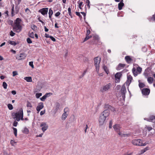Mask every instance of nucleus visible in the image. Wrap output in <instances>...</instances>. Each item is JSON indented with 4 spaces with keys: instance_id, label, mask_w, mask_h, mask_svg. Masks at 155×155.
Listing matches in <instances>:
<instances>
[{
    "instance_id": "f257e3e1",
    "label": "nucleus",
    "mask_w": 155,
    "mask_h": 155,
    "mask_svg": "<svg viewBox=\"0 0 155 155\" xmlns=\"http://www.w3.org/2000/svg\"><path fill=\"white\" fill-rule=\"evenodd\" d=\"M109 116V113L106 110H104L101 113L98 120L100 125H102L104 124Z\"/></svg>"
},
{
    "instance_id": "f03ea898",
    "label": "nucleus",
    "mask_w": 155,
    "mask_h": 155,
    "mask_svg": "<svg viewBox=\"0 0 155 155\" xmlns=\"http://www.w3.org/2000/svg\"><path fill=\"white\" fill-rule=\"evenodd\" d=\"M98 57H95L94 59V65L96 68L97 72H98L99 69V64L101 61V58H100L99 59H98Z\"/></svg>"
},
{
    "instance_id": "7ed1b4c3",
    "label": "nucleus",
    "mask_w": 155,
    "mask_h": 155,
    "mask_svg": "<svg viewBox=\"0 0 155 155\" xmlns=\"http://www.w3.org/2000/svg\"><path fill=\"white\" fill-rule=\"evenodd\" d=\"M104 108L105 109L104 110L107 111L109 113V115L110 114V110L113 112L115 110V109L114 107L107 104H104Z\"/></svg>"
},
{
    "instance_id": "20e7f679",
    "label": "nucleus",
    "mask_w": 155,
    "mask_h": 155,
    "mask_svg": "<svg viewBox=\"0 0 155 155\" xmlns=\"http://www.w3.org/2000/svg\"><path fill=\"white\" fill-rule=\"evenodd\" d=\"M120 92H121L123 100H124L125 98V94L127 92L125 84H124L122 85L120 89Z\"/></svg>"
},
{
    "instance_id": "39448f33",
    "label": "nucleus",
    "mask_w": 155,
    "mask_h": 155,
    "mask_svg": "<svg viewBox=\"0 0 155 155\" xmlns=\"http://www.w3.org/2000/svg\"><path fill=\"white\" fill-rule=\"evenodd\" d=\"M22 29L21 25H15L13 26V29L15 32L19 33L20 32Z\"/></svg>"
},
{
    "instance_id": "423d86ee",
    "label": "nucleus",
    "mask_w": 155,
    "mask_h": 155,
    "mask_svg": "<svg viewBox=\"0 0 155 155\" xmlns=\"http://www.w3.org/2000/svg\"><path fill=\"white\" fill-rule=\"evenodd\" d=\"M132 143L136 145L143 146V143L140 139H135L132 141Z\"/></svg>"
},
{
    "instance_id": "0eeeda50",
    "label": "nucleus",
    "mask_w": 155,
    "mask_h": 155,
    "mask_svg": "<svg viewBox=\"0 0 155 155\" xmlns=\"http://www.w3.org/2000/svg\"><path fill=\"white\" fill-rule=\"evenodd\" d=\"M69 109L68 107H66L64 109V113L62 114L61 116V119L62 120H65L67 116L68 115V114H67V112L69 111Z\"/></svg>"
},
{
    "instance_id": "6e6552de",
    "label": "nucleus",
    "mask_w": 155,
    "mask_h": 155,
    "mask_svg": "<svg viewBox=\"0 0 155 155\" xmlns=\"http://www.w3.org/2000/svg\"><path fill=\"white\" fill-rule=\"evenodd\" d=\"M19 112H17L16 113L13 112L12 114V117L15 116L14 117V118H16V120L18 121L20 120H21L20 117L19 116Z\"/></svg>"
},
{
    "instance_id": "1a4fd4ad",
    "label": "nucleus",
    "mask_w": 155,
    "mask_h": 155,
    "mask_svg": "<svg viewBox=\"0 0 155 155\" xmlns=\"http://www.w3.org/2000/svg\"><path fill=\"white\" fill-rule=\"evenodd\" d=\"M150 90L149 89L147 88H143L142 91V93L144 95H148L150 93Z\"/></svg>"
},
{
    "instance_id": "9d476101",
    "label": "nucleus",
    "mask_w": 155,
    "mask_h": 155,
    "mask_svg": "<svg viewBox=\"0 0 155 155\" xmlns=\"http://www.w3.org/2000/svg\"><path fill=\"white\" fill-rule=\"evenodd\" d=\"M48 8H43L39 10L38 12H40L42 15H45L47 14Z\"/></svg>"
},
{
    "instance_id": "9b49d317",
    "label": "nucleus",
    "mask_w": 155,
    "mask_h": 155,
    "mask_svg": "<svg viewBox=\"0 0 155 155\" xmlns=\"http://www.w3.org/2000/svg\"><path fill=\"white\" fill-rule=\"evenodd\" d=\"M110 84H108L105 86H104L102 88H101L100 90L101 92H103L104 91H105L108 90L110 89Z\"/></svg>"
},
{
    "instance_id": "f8f14e48",
    "label": "nucleus",
    "mask_w": 155,
    "mask_h": 155,
    "mask_svg": "<svg viewBox=\"0 0 155 155\" xmlns=\"http://www.w3.org/2000/svg\"><path fill=\"white\" fill-rule=\"evenodd\" d=\"M26 57V55L25 53H21L19 55H18L16 57V59L19 60L24 59Z\"/></svg>"
},
{
    "instance_id": "ddd939ff",
    "label": "nucleus",
    "mask_w": 155,
    "mask_h": 155,
    "mask_svg": "<svg viewBox=\"0 0 155 155\" xmlns=\"http://www.w3.org/2000/svg\"><path fill=\"white\" fill-rule=\"evenodd\" d=\"M98 37L97 35H95L93 37V39L90 42V43L91 44H95L98 41Z\"/></svg>"
},
{
    "instance_id": "4468645a",
    "label": "nucleus",
    "mask_w": 155,
    "mask_h": 155,
    "mask_svg": "<svg viewBox=\"0 0 155 155\" xmlns=\"http://www.w3.org/2000/svg\"><path fill=\"white\" fill-rule=\"evenodd\" d=\"M113 128L115 130L117 133H118L120 131L121 127L119 124H116L114 125Z\"/></svg>"
},
{
    "instance_id": "2eb2a0df",
    "label": "nucleus",
    "mask_w": 155,
    "mask_h": 155,
    "mask_svg": "<svg viewBox=\"0 0 155 155\" xmlns=\"http://www.w3.org/2000/svg\"><path fill=\"white\" fill-rule=\"evenodd\" d=\"M122 75V74L121 72L117 73L115 75V79L117 82H120V78Z\"/></svg>"
},
{
    "instance_id": "dca6fc26",
    "label": "nucleus",
    "mask_w": 155,
    "mask_h": 155,
    "mask_svg": "<svg viewBox=\"0 0 155 155\" xmlns=\"http://www.w3.org/2000/svg\"><path fill=\"white\" fill-rule=\"evenodd\" d=\"M44 107L43 103V102H41L38 104V106L36 108V110L39 112L41 109Z\"/></svg>"
},
{
    "instance_id": "f3484780",
    "label": "nucleus",
    "mask_w": 155,
    "mask_h": 155,
    "mask_svg": "<svg viewBox=\"0 0 155 155\" xmlns=\"http://www.w3.org/2000/svg\"><path fill=\"white\" fill-rule=\"evenodd\" d=\"M56 106L54 107L53 112L54 114H56L58 110L59 109L60 104L58 103H56L55 104Z\"/></svg>"
},
{
    "instance_id": "a211bd4d",
    "label": "nucleus",
    "mask_w": 155,
    "mask_h": 155,
    "mask_svg": "<svg viewBox=\"0 0 155 155\" xmlns=\"http://www.w3.org/2000/svg\"><path fill=\"white\" fill-rule=\"evenodd\" d=\"M132 77L130 75H127V80L126 81L127 84L128 85H129L131 82V81L132 80Z\"/></svg>"
},
{
    "instance_id": "6ab92c4d",
    "label": "nucleus",
    "mask_w": 155,
    "mask_h": 155,
    "mask_svg": "<svg viewBox=\"0 0 155 155\" xmlns=\"http://www.w3.org/2000/svg\"><path fill=\"white\" fill-rule=\"evenodd\" d=\"M19 112V116L20 117L21 120H24L23 118V110L22 108H21L20 109Z\"/></svg>"
},
{
    "instance_id": "aec40b11",
    "label": "nucleus",
    "mask_w": 155,
    "mask_h": 155,
    "mask_svg": "<svg viewBox=\"0 0 155 155\" xmlns=\"http://www.w3.org/2000/svg\"><path fill=\"white\" fill-rule=\"evenodd\" d=\"M125 59L126 62L128 64L130 63L131 61H132V59L129 56H126L125 58Z\"/></svg>"
},
{
    "instance_id": "412c9836",
    "label": "nucleus",
    "mask_w": 155,
    "mask_h": 155,
    "mask_svg": "<svg viewBox=\"0 0 155 155\" xmlns=\"http://www.w3.org/2000/svg\"><path fill=\"white\" fill-rule=\"evenodd\" d=\"M124 5V3H123V0H121L118 5V8L119 10H121L122 9V7Z\"/></svg>"
},
{
    "instance_id": "4be33fe9",
    "label": "nucleus",
    "mask_w": 155,
    "mask_h": 155,
    "mask_svg": "<svg viewBox=\"0 0 155 155\" xmlns=\"http://www.w3.org/2000/svg\"><path fill=\"white\" fill-rule=\"evenodd\" d=\"M21 18H17L16 19L15 21L14 22V25H21Z\"/></svg>"
},
{
    "instance_id": "5701e85b",
    "label": "nucleus",
    "mask_w": 155,
    "mask_h": 155,
    "mask_svg": "<svg viewBox=\"0 0 155 155\" xmlns=\"http://www.w3.org/2000/svg\"><path fill=\"white\" fill-rule=\"evenodd\" d=\"M147 120L149 121H151L155 123L154 120H155V116H151L147 119Z\"/></svg>"
},
{
    "instance_id": "b1692460",
    "label": "nucleus",
    "mask_w": 155,
    "mask_h": 155,
    "mask_svg": "<svg viewBox=\"0 0 155 155\" xmlns=\"http://www.w3.org/2000/svg\"><path fill=\"white\" fill-rule=\"evenodd\" d=\"M75 120V116L74 115H71L69 120V123H71L73 122Z\"/></svg>"
},
{
    "instance_id": "393cba45",
    "label": "nucleus",
    "mask_w": 155,
    "mask_h": 155,
    "mask_svg": "<svg viewBox=\"0 0 155 155\" xmlns=\"http://www.w3.org/2000/svg\"><path fill=\"white\" fill-rule=\"evenodd\" d=\"M103 68L105 71V72L106 73L108 74L109 73V70L107 68V67L105 65H104L103 66Z\"/></svg>"
},
{
    "instance_id": "a878e982",
    "label": "nucleus",
    "mask_w": 155,
    "mask_h": 155,
    "mask_svg": "<svg viewBox=\"0 0 155 155\" xmlns=\"http://www.w3.org/2000/svg\"><path fill=\"white\" fill-rule=\"evenodd\" d=\"M25 80L28 82H31L32 81V78L31 77H26L24 78Z\"/></svg>"
},
{
    "instance_id": "bb28decb",
    "label": "nucleus",
    "mask_w": 155,
    "mask_h": 155,
    "mask_svg": "<svg viewBox=\"0 0 155 155\" xmlns=\"http://www.w3.org/2000/svg\"><path fill=\"white\" fill-rule=\"evenodd\" d=\"M153 81V78L151 77H149L147 78V81L148 83L150 84H151L152 83Z\"/></svg>"
},
{
    "instance_id": "cd10ccee",
    "label": "nucleus",
    "mask_w": 155,
    "mask_h": 155,
    "mask_svg": "<svg viewBox=\"0 0 155 155\" xmlns=\"http://www.w3.org/2000/svg\"><path fill=\"white\" fill-rule=\"evenodd\" d=\"M132 72L133 73V74H134L135 76H136L137 75V71H136V69L135 68H133L132 70Z\"/></svg>"
},
{
    "instance_id": "c85d7f7f",
    "label": "nucleus",
    "mask_w": 155,
    "mask_h": 155,
    "mask_svg": "<svg viewBox=\"0 0 155 155\" xmlns=\"http://www.w3.org/2000/svg\"><path fill=\"white\" fill-rule=\"evenodd\" d=\"M8 43H9V44H11V45H13L14 46H15L17 44L15 42L11 41H8Z\"/></svg>"
},
{
    "instance_id": "c756f323",
    "label": "nucleus",
    "mask_w": 155,
    "mask_h": 155,
    "mask_svg": "<svg viewBox=\"0 0 155 155\" xmlns=\"http://www.w3.org/2000/svg\"><path fill=\"white\" fill-rule=\"evenodd\" d=\"M22 132L23 133L27 134L29 132V130L26 127H25L24 128V130L22 131Z\"/></svg>"
},
{
    "instance_id": "7c9ffc66",
    "label": "nucleus",
    "mask_w": 155,
    "mask_h": 155,
    "mask_svg": "<svg viewBox=\"0 0 155 155\" xmlns=\"http://www.w3.org/2000/svg\"><path fill=\"white\" fill-rule=\"evenodd\" d=\"M28 36L30 38H34V33L33 32H31V33H30V32H29L28 34Z\"/></svg>"
},
{
    "instance_id": "2f4dec72",
    "label": "nucleus",
    "mask_w": 155,
    "mask_h": 155,
    "mask_svg": "<svg viewBox=\"0 0 155 155\" xmlns=\"http://www.w3.org/2000/svg\"><path fill=\"white\" fill-rule=\"evenodd\" d=\"M91 37L92 36L91 35L89 36V35H86V37L85 38L83 42H85L87 40L91 38Z\"/></svg>"
},
{
    "instance_id": "473e14b6",
    "label": "nucleus",
    "mask_w": 155,
    "mask_h": 155,
    "mask_svg": "<svg viewBox=\"0 0 155 155\" xmlns=\"http://www.w3.org/2000/svg\"><path fill=\"white\" fill-rule=\"evenodd\" d=\"M139 86L140 88H142L144 87L145 85V84L143 83L139 82Z\"/></svg>"
},
{
    "instance_id": "72a5a7b5",
    "label": "nucleus",
    "mask_w": 155,
    "mask_h": 155,
    "mask_svg": "<svg viewBox=\"0 0 155 155\" xmlns=\"http://www.w3.org/2000/svg\"><path fill=\"white\" fill-rule=\"evenodd\" d=\"M13 129L14 130V134L15 137L17 136V129L16 128L13 127Z\"/></svg>"
},
{
    "instance_id": "f704fd0d",
    "label": "nucleus",
    "mask_w": 155,
    "mask_h": 155,
    "mask_svg": "<svg viewBox=\"0 0 155 155\" xmlns=\"http://www.w3.org/2000/svg\"><path fill=\"white\" fill-rule=\"evenodd\" d=\"M48 125L42 127V130L44 132L46 130H47V129L48 128Z\"/></svg>"
},
{
    "instance_id": "c9c22d12",
    "label": "nucleus",
    "mask_w": 155,
    "mask_h": 155,
    "mask_svg": "<svg viewBox=\"0 0 155 155\" xmlns=\"http://www.w3.org/2000/svg\"><path fill=\"white\" fill-rule=\"evenodd\" d=\"M8 107L9 110H12L13 109V107L12 105L11 104H8L7 105Z\"/></svg>"
},
{
    "instance_id": "e433bc0d",
    "label": "nucleus",
    "mask_w": 155,
    "mask_h": 155,
    "mask_svg": "<svg viewBox=\"0 0 155 155\" xmlns=\"http://www.w3.org/2000/svg\"><path fill=\"white\" fill-rule=\"evenodd\" d=\"M77 16H78L79 18H80L81 19L82 18V16L80 15V13L79 12H75Z\"/></svg>"
},
{
    "instance_id": "4c0bfd02",
    "label": "nucleus",
    "mask_w": 155,
    "mask_h": 155,
    "mask_svg": "<svg viewBox=\"0 0 155 155\" xmlns=\"http://www.w3.org/2000/svg\"><path fill=\"white\" fill-rule=\"evenodd\" d=\"M86 3L87 4V6L88 7V9L90 8V2L89 0H86Z\"/></svg>"
},
{
    "instance_id": "58836bf2",
    "label": "nucleus",
    "mask_w": 155,
    "mask_h": 155,
    "mask_svg": "<svg viewBox=\"0 0 155 155\" xmlns=\"http://www.w3.org/2000/svg\"><path fill=\"white\" fill-rule=\"evenodd\" d=\"M27 107H32V106L30 102L28 101H27Z\"/></svg>"
},
{
    "instance_id": "ea45409f",
    "label": "nucleus",
    "mask_w": 155,
    "mask_h": 155,
    "mask_svg": "<svg viewBox=\"0 0 155 155\" xmlns=\"http://www.w3.org/2000/svg\"><path fill=\"white\" fill-rule=\"evenodd\" d=\"M46 98V95H44L42 97L40 98V100L43 101H44Z\"/></svg>"
},
{
    "instance_id": "a19ab883",
    "label": "nucleus",
    "mask_w": 155,
    "mask_h": 155,
    "mask_svg": "<svg viewBox=\"0 0 155 155\" xmlns=\"http://www.w3.org/2000/svg\"><path fill=\"white\" fill-rule=\"evenodd\" d=\"M68 12L70 16L71 17V18H72V16L71 15V8L70 7H69L68 8Z\"/></svg>"
},
{
    "instance_id": "79ce46f5",
    "label": "nucleus",
    "mask_w": 155,
    "mask_h": 155,
    "mask_svg": "<svg viewBox=\"0 0 155 155\" xmlns=\"http://www.w3.org/2000/svg\"><path fill=\"white\" fill-rule=\"evenodd\" d=\"M31 28H32V30L34 31H35V30L37 29V26L34 25H31Z\"/></svg>"
},
{
    "instance_id": "37998d69",
    "label": "nucleus",
    "mask_w": 155,
    "mask_h": 155,
    "mask_svg": "<svg viewBox=\"0 0 155 155\" xmlns=\"http://www.w3.org/2000/svg\"><path fill=\"white\" fill-rule=\"evenodd\" d=\"M2 85H3V87L4 89L7 88V84L5 82H4L3 83Z\"/></svg>"
},
{
    "instance_id": "c03bdc74",
    "label": "nucleus",
    "mask_w": 155,
    "mask_h": 155,
    "mask_svg": "<svg viewBox=\"0 0 155 155\" xmlns=\"http://www.w3.org/2000/svg\"><path fill=\"white\" fill-rule=\"evenodd\" d=\"M42 95V94L41 93H36V94L35 96L37 98H38L40 96Z\"/></svg>"
},
{
    "instance_id": "a18cd8bd",
    "label": "nucleus",
    "mask_w": 155,
    "mask_h": 155,
    "mask_svg": "<svg viewBox=\"0 0 155 155\" xmlns=\"http://www.w3.org/2000/svg\"><path fill=\"white\" fill-rule=\"evenodd\" d=\"M27 41L28 44H31L32 43V41L31 39L29 38H28L27 39Z\"/></svg>"
},
{
    "instance_id": "49530a36",
    "label": "nucleus",
    "mask_w": 155,
    "mask_h": 155,
    "mask_svg": "<svg viewBox=\"0 0 155 155\" xmlns=\"http://www.w3.org/2000/svg\"><path fill=\"white\" fill-rule=\"evenodd\" d=\"M142 70V69L141 67H138L137 68V71L139 73H141Z\"/></svg>"
},
{
    "instance_id": "de8ad7c7",
    "label": "nucleus",
    "mask_w": 155,
    "mask_h": 155,
    "mask_svg": "<svg viewBox=\"0 0 155 155\" xmlns=\"http://www.w3.org/2000/svg\"><path fill=\"white\" fill-rule=\"evenodd\" d=\"M145 128H146L149 131H150L152 129V128L151 127H150L149 126H146Z\"/></svg>"
},
{
    "instance_id": "09e8293b",
    "label": "nucleus",
    "mask_w": 155,
    "mask_h": 155,
    "mask_svg": "<svg viewBox=\"0 0 155 155\" xmlns=\"http://www.w3.org/2000/svg\"><path fill=\"white\" fill-rule=\"evenodd\" d=\"M118 134L121 137H125L126 135H127V134H122L120 132H119Z\"/></svg>"
},
{
    "instance_id": "8fccbe9b",
    "label": "nucleus",
    "mask_w": 155,
    "mask_h": 155,
    "mask_svg": "<svg viewBox=\"0 0 155 155\" xmlns=\"http://www.w3.org/2000/svg\"><path fill=\"white\" fill-rule=\"evenodd\" d=\"M112 124H113L112 120H111L110 121V122H109V127L110 129L112 128Z\"/></svg>"
},
{
    "instance_id": "3c124183",
    "label": "nucleus",
    "mask_w": 155,
    "mask_h": 155,
    "mask_svg": "<svg viewBox=\"0 0 155 155\" xmlns=\"http://www.w3.org/2000/svg\"><path fill=\"white\" fill-rule=\"evenodd\" d=\"M125 66V64H122L120 63L118 65V67L120 68H124Z\"/></svg>"
},
{
    "instance_id": "603ef678",
    "label": "nucleus",
    "mask_w": 155,
    "mask_h": 155,
    "mask_svg": "<svg viewBox=\"0 0 155 155\" xmlns=\"http://www.w3.org/2000/svg\"><path fill=\"white\" fill-rule=\"evenodd\" d=\"M14 5H13V6L12 8V12H11V14H12V16H13V15H14Z\"/></svg>"
},
{
    "instance_id": "864d4df0",
    "label": "nucleus",
    "mask_w": 155,
    "mask_h": 155,
    "mask_svg": "<svg viewBox=\"0 0 155 155\" xmlns=\"http://www.w3.org/2000/svg\"><path fill=\"white\" fill-rule=\"evenodd\" d=\"M29 65L31 66L32 68H34V66L33 64V61H30L29 62Z\"/></svg>"
},
{
    "instance_id": "5fc2aeb1",
    "label": "nucleus",
    "mask_w": 155,
    "mask_h": 155,
    "mask_svg": "<svg viewBox=\"0 0 155 155\" xmlns=\"http://www.w3.org/2000/svg\"><path fill=\"white\" fill-rule=\"evenodd\" d=\"M48 14H49V15H52V14H53V11L51 8H50L49 9Z\"/></svg>"
},
{
    "instance_id": "6e6d98bb",
    "label": "nucleus",
    "mask_w": 155,
    "mask_h": 155,
    "mask_svg": "<svg viewBox=\"0 0 155 155\" xmlns=\"http://www.w3.org/2000/svg\"><path fill=\"white\" fill-rule=\"evenodd\" d=\"M47 125H47L45 123L43 122L41 124L40 126L41 127H43L44 126H45Z\"/></svg>"
},
{
    "instance_id": "4d7b16f0",
    "label": "nucleus",
    "mask_w": 155,
    "mask_h": 155,
    "mask_svg": "<svg viewBox=\"0 0 155 155\" xmlns=\"http://www.w3.org/2000/svg\"><path fill=\"white\" fill-rule=\"evenodd\" d=\"M12 74H13V77L18 74V73H17V72L16 71H13L12 72Z\"/></svg>"
},
{
    "instance_id": "13d9d810",
    "label": "nucleus",
    "mask_w": 155,
    "mask_h": 155,
    "mask_svg": "<svg viewBox=\"0 0 155 155\" xmlns=\"http://www.w3.org/2000/svg\"><path fill=\"white\" fill-rule=\"evenodd\" d=\"M10 35L12 37L14 36L15 35V33H14L12 31H11L10 32Z\"/></svg>"
},
{
    "instance_id": "bf43d9fd",
    "label": "nucleus",
    "mask_w": 155,
    "mask_h": 155,
    "mask_svg": "<svg viewBox=\"0 0 155 155\" xmlns=\"http://www.w3.org/2000/svg\"><path fill=\"white\" fill-rule=\"evenodd\" d=\"M50 38L53 41H56L55 39L52 36H50Z\"/></svg>"
},
{
    "instance_id": "052dcab7",
    "label": "nucleus",
    "mask_w": 155,
    "mask_h": 155,
    "mask_svg": "<svg viewBox=\"0 0 155 155\" xmlns=\"http://www.w3.org/2000/svg\"><path fill=\"white\" fill-rule=\"evenodd\" d=\"M18 122L15 121L14 122H13V125L14 126V127H16L17 126V125L18 124Z\"/></svg>"
},
{
    "instance_id": "680f3d73",
    "label": "nucleus",
    "mask_w": 155,
    "mask_h": 155,
    "mask_svg": "<svg viewBox=\"0 0 155 155\" xmlns=\"http://www.w3.org/2000/svg\"><path fill=\"white\" fill-rule=\"evenodd\" d=\"M61 13H60V12H56L55 14V16H56V17H58L60 15Z\"/></svg>"
},
{
    "instance_id": "e2e57ef3",
    "label": "nucleus",
    "mask_w": 155,
    "mask_h": 155,
    "mask_svg": "<svg viewBox=\"0 0 155 155\" xmlns=\"http://www.w3.org/2000/svg\"><path fill=\"white\" fill-rule=\"evenodd\" d=\"M90 33V31L89 29H87L86 31V35H89Z\"/></svg>"
},
{
    "instance_id": "0e129e2a",
    "label": "nucleus",
    "mask_w": 155,
    "mask_h": 155,
    "mask_svg": "<svg viewBox=\"0 0 155 155\" xmlns=\"http://www.w3.org/2000/svg\"><path fill=\"white\" fill-rule=\"evenodd\" d=\"M11 93L13 95H14L16 94V91L15 90L12 91L11 92Z\"/></svg>"
},
{
    "instance_id": "69168bd1",
    "label": "nucleus",
    "mask_w": 155,
    "mask_h": 155,
    "mask_svg": "<svg viewBox=\"0 0 155 155\" xmlns=\"http://www.w3.org/2000/svg\"><path fill=\"white\" fill-rule=\"evenodd\" d=\"M45 113V110H44V111H41L40 112V115L41 116V115H43Z\"/></svg>"
},
{
    "instance_id": "338daca9",
    "label": "nucleus",
    "mask_w": 155,
    "mask_h": 155,
    "mask_svg": "<svg viewBox=\"0 0 155 155\" xmlns=\"http://www.w3.org/2000/svg\"><path fill=\"white\" fill-rule=\"evenodd\" d=\"M87 70H85L84 71L83 73L82 74V77H83L84 76V75L85 74H86V72H87Z\"/></svg>"
},
{
    "instance_id": "774afa93",
    "label": "nucleus",
    "mask_w": 155,
    "mask_h": 155,
    "mask_svg": "<svg viewBox=\"0 0 155 155\" xmlns=\"http://www.w3.org/2000/svg\"><path fill=\"white\" fill-rule=\"evenodd\" d=\"M79 2H80V0L79 1H78V2H79L78 3L79 4V7H81V6L82 5L83 2H81L79 3Z\"/></svg>"
}]
</instances>
